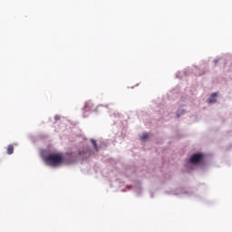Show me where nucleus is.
<instances>
[{
    "label": "nucleus",
    "instance_id": "1",
    "mask_svg": "<svg viewBox=\"0 0 232 232\" xmlns=\"http://www.w3.org/2000/svg\"><path fill=\"white\" fill-rule=\"evenodd\" d=\"M46 164L49 166H59L63 162V155L61 154H49L44 158Z\"/></svg>",
    "mask_w": 232,
    "mask_h": 232
},
{
    "label": "nucleus",
    "instance_id": "8",
    "mask_svg": "<svg viewBox=\"0 0 232 232\" xmlns=\"http://www.w3.org/2000/svg\"><path fill=\"white\" fill-rule=\"evenodd\" d=\"M79 155H82V151H80V152H79Z\"/></svg>",
    "mask_w": 232,
    "mask_h": 232
},
{
    "label": "nucleus",
    "instance_id": "4",
    "mask_svg": "<svg viewBox=\"0 0 232 232\" xmlns=\"http://www.w3.org/2000/svg\"><path fill=\"white\" fill-rule=\"evenodd\" d=\"M92 108H93V103L92 102H86L84 105V110L85 111H90V110H92Z\"/></svg>",
    "mask_w": 232,
    "mask_h": 232
},
{
    "label": "nucleus",
    "instance_id": "2",
    "mask_svg": "<svg viewBox=\"0 0 232 232\" xmlns=\"http://www.w3.org/2000/svg\"><path fill=\"white\" fill-rule=\"evenodd\" d=\"M202 159H204V154H202V153L193 154L189 160L190 164H198V162H200V160H202Z\"/></svg>",
    "mask_w": 232,
    "mask_h": 232
},
{
    "label": "nucleus",
    "instance_id": "3",
    "mask_svg": "<svg viewBox=\"0 0 232 232\" xmlns=\"http://www.w3.org/2000/svg\"><path fill=\"white\" fill-rule=\"evenodd\" d=\"M217 97H218L217 92L212 93L210 98L208 99L209 104H212V102H217V100H216Z\"/></svg>",
    "mask_w": 232,
    "mask_h": 232
},
{
    "label": "nucleus",
    "instance_id": "5",
    "mask_svg": "<svg viewBox=\"0 0 232 232\" xmlns=\"http://www.w3.org/2000/svg\"><path fill=\"white\" fill-rule=\"evenodd\" d=\"M14 153V145H8L7 147V154L12 155Z\"/></svg>",
    "mask_w": 232,
    "mask_h": 232
},
{
    "label": "nucleus",
    "instance_id": "6",
    "mask_svg": "<svg viewBox=\"0 0 232 232\" xmlns=\"http://www.w3.org/2000/svg\"><path fill=\"white\" fill-rule=\"evenodd\" d=\"M91 142H92V144L94 146V150H95L96 151H99V147H97V140H91Z\"/></svg>",
    "mask_w": 232,
    "mask_h": 232
},
{
    "label": "nucleus",
    "instance_id": "7",
    "mask_svg": "<svg viewBox=\"0 0 232 232\" xmlns=\"http://www.w3.org/2000/svg\"><path fill=\"white\" fill-rule=\"evenodd\" d=\"M149 135L148 133H145L141 136V140H146V139H148Z\"/></svg>",
    "mask_w": 232,
    "mask_h": 232
}]
</instances>
